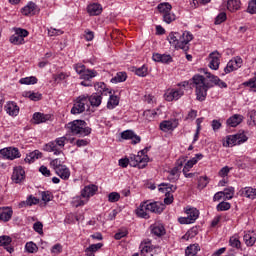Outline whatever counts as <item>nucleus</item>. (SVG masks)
<instances>
[{"instance_id":"1","label":"nucleus","mask_w":256,"mask_h":256,"mask_svg":"<svg viewBox=\"0 0 256 256\" xmlns=\"http://www.w3.org/2000/svg\"><path fill=\"white\" fill-rule=\"evenodd\" d=\"M203 73H205L206 78L209 79L210 83L201 75H194L192 78L196 99L198 101H205V99H207V92L213 85L220 87V89H227V83L218 78V76L211 74V72H207V70H203Z\"/></svg>"},{"instance_id":"2","label":"nucleus","mask_w":256,"mask_h":256,"mask_svg":"<svg viewBox=\"0 0 256 256\" xmlns=\"http://www.w3.org/2000/svg\"><path fill=\"white\" fill-rule=\"evenodd\" d=\"M168 41L172 47L182 51H189V43L193 41V34L189 31L180 32H171L168 35Z\"/></svg>"},{"instance_id":"3","label":"nucleus","mask_w":256,"mask_h":256,"mask_svg":"<svg viewBox=\"0 0 256 256\" xmlns=\"http://www.w3.org/2000/svg\"><path fill=\"white\" fill-rule=\"evenodd\" d=\"M147 153V149L141 150L138 152V155H132L130 159L121 158L119 160V166L124 169L128 166L130 167H138V169H145L147 167V163H149V156L145 155Z\"/></svg>"},{"instance_id":"4","label":"nucleus","mask_w":256,"mask_h":256,"mask_svg":"<svg viewBox=\"0 0 256 256\" xmlns=\"http://www.w3.org/2000/svg\"><path fill=\"white\" fill-rule=\"evenodd\" d=\"M67 129L72 133V135H77V137H87L91 135V128L87 126V122L83 120H74L67 124Z\"/></svg>"},{"instance_id":"5","label":"nucleus","mask_w":256,"mask_h":256,"mask_svg":"<svg viewBox=\"0 0 256 256\" xmlns=\"http://www.w3.org/2000/svg\"><path fill=\"white\" fill-rule=\"evenodd\" d=\"M189 87V81L178 84V87L166 91L164 97L167 101H179L185 95V90Z\"/></svg>"},{"instance_id":"6","label":"nucleus","mask_w":256,"mask_h":256,"mask_svg":"<svg viewBox=\"0 0 256 256\" xmlns=\"http://www.w3.org/2000/svg\"><path fill=\"white\" fill-rule=\"evenodd\" d=\"M73 69L78 75H80V79H83V81H91V79H95V77L99 75V72H97V70L87 69V67L83 63L74 64Z\"/></svg>"},{"instance_id":"7","label":"nucleus","mask_w":256,"mask_h":256,"mask_svg":"<svg viewBox=\"0 0 256 256\" xmlns=\"http://www.w3.org/2000/svg\"><path fill=\"white\" fill-rule=\"evenodd\" d=\"M87 108H89V95L82 94L76 98L71 113L72 115H79L85 112Z\"/></svg>"},{"instance_id":"8","label":"nucleus","mask_w":256,"mask_h":256,"mask_svg":"<svg viewBox=\"0 0 256 256\" xmlns=\"http://www.w3.org/2000/svg\"><path fill=\"white\" fill-rule=\"evenodd\" d=\"M160 193H165L164 203L165 205H171L173 203V193L177 191V186L172 184L162 183L158 188Z\"/></svg>"},{"instance_id":"9","label":"nucleus","mask_w":256,"mask_h":256,"mask_svg":"<svg viewBox=\"0 0 256 256\" xmlns=\"http://www.w3.org/2000/svg\"><path fill=\"white\" fill-rule=\"evenodd\" d=\"M185 213L187 217L179 218V223H181V225H191V223H195V221L199 219V210L195 207H186Z\"/></svg>"},{"instance_id":"10","label":"nucleus","mask_w":256,"mask_h":256,"mask_svg":"<svg viewBox=\"0 0 256 256\" xmlns=\"http://www.w3.org/2000/svg\"><path fill=\"white\" fill-rule=\"evenodd\" d=\"M247 135L245 133H238L234 135H228L226 141L223 143L224 147H235V145H241L247 141Z\"/></svg>"},{"instance_id":"11","label":"nucleus","mask_w":256,"mask_h":256,"mask_svg":"<svg viewBox=\"0 0 256 256\" xmlns=\"http://www.w3.org/2000/svg\"><path fill=\"white\" fill-rule=\"evenodd\" d=\"M241 67H243V58L236 56L229 60L224 68V73L225 75H229V73H233V71H237V69H241Z\"/></svg>"},{"instance_id":"12","label":"nucleus","mask_w":256,"mask_h":256,"mask_svg":"<svg viewBox=\"0 0 256 256\" xmlns=\"http://www.w3.org/2000/svg\"><path fill=\"white\" fill-rule=\"evenodd\" d=\"M179 127V119L171 118L169 120H163L159 124L160 131L163 133H169V131H175Z\"/></svg>"},{"instance_id":"13","label":"nucleus","mask_w":256,"mask_h":256,"mask_svg":"<svg viewBox=\"0 0 256 256\" xmlns=\"http://www.w3.org/2000/svg\"><path fill=\"white\" fill-rule=\"evenodd\" d=\"M0 155H2V157H4V159L13 161V160L19 159V157H21V152H19V148L8 147V148L1 149Z\"/></svg>"},{"instance_id":"14","label":"nucleus","mask_w":256,"mask_h":256,"mask_svg":"<svg viewBox=\"0 0 256 256\" xmlns=\"http://www.w3.org/2000/svg\"><path fill=\"white\" fill-rule=\"evenodd\" d=\"M186 159L185 157H181L178 160V166L172 168L169 171V175H168V179L169 181H172V183H175V181H177L179 179V175H180V171H181V167H183V163H185Z\"/></svg>"},{"instance_id":"15","label":"nucleus","mask_w":256,"mask_h":256,"mask_svg":"<svg viewBox=\"0 0 256 256\" xmlns=\"http://www.w3.org/2000/svg\"><path fill=\"white\" fill-rule=\"evenodd\" d=\"M221 65V54L218 51L211 52L209 54V67L213 71H217Z\"/></svg>"},{"instance_id":"16","label":"nucleus","mask_w":256,"mask_h":256,"mask_svg":"<svg viewBox=\"0 0 256 256\" xmlns=\"http://www.w3.org/2000/svg\"><path fill=\"white\" fill-rule=\"evenodd\" d=\"M97 191H99V187H97V185L89 184L85 186L80 193H82V197H84V199L89 201V199H91V197H93Z\"/></svg>"},{"instance_id":"17","label":"nucleus","mask_w":256,"mask_h":256,"mask_svg":"<svg viewBox=\"0 0 256 256\" xmlns=\"http://www.w3.org/2000/svg\"><path fill=\"white\" fill-rule=\"evenodd\" d=\"M121 138L125 140H132V145H137L141 143V136L135 134L133 130H125L121 133Z\"/></svg>"},{"instance_id":"18","label":"nucleus","mask_w":256,"mask_h":256,"mask_svg":"<svg viewBox=\"0 0 256 256\" xmlns=\"http://www.w3.org/2000/svg\"><path fill=\"white\" fill-rule=\"evenodd\" d=\"M4 109L10 117H17L19 115V105H17L14 101H9L5 104Z\"/></svg>"},{"instance_id":"19","label":"nucleus","mask_w":256,"mask_h":256,"mask_svg":"<svg viewBox=\"0 0 256 256\" xmlns=\"http://www.w3.org/2000/svg\"><path fill=\"white\" fill-rule=\"evenodd\" d=\"M12 181L14 183H21V181L25 180V170L21 166H16L13 169L12 173Z\"/></svg>"},{"instance_id":"20","label":"nucleus","mask_w":256,"mask_h":256,"mask_svg":"<svg viewBox=\"0 0 256 256\" xmlns=\"http://www.w3.org/2000/svg\"><path fill=\"white\" fill-rule=\"evenodd\" d=\"M87 13L91 17H95L97 15H101L103 13V6L99 3H92L87 6Z\"/></svg>"},{"instance_id":"21","label":"nucleus","mask_w":256,"mask_h":256,"mask_svg":"<svg viewBox=\"0 0 256 256\" xmlns=\"http://www.w3.org/2000/svg\"><path fill=\"white\" fill-rule=\"evenodd\" d=\"M140 253L141 255H145V253H153L155 246L151 243V240L144 239L140 244Z\"/></svg>"},{"instance_id":"22","label":"nucleus","mask_w":256,"mask_h":256,"mask_svg":"<svg viewBox=\"0 0 256 256\" xmlns=\"http://www.w3.org/2000/svg\"><path fill=\"white\" fill-rule=\"evenodd\" d=\"M11 217H13V209H11L10 207L0 208V221H3V223H7L11 221Z\"/></svg>"},{"instance_id":"23","label":"nucleus","mask_w":256,"mask_h":256,"mask_svg":"<svg viewBox=\"0 0 256 256\" xmlns=\"http://www.w3.org/2000/svg\"><path fill=\"white\" fill-rule=\"evenodd\" d=\"M152 59L156 63H166V64H169V63L173 62V57H171V55H169V54L155 53V54L152 55Z\"/></svg>"},{"instance_id":"24","label":"nucleus","mask_w":256,"mask_h":256,"mask_svg":"<svg viewBox=\"0 0 256 256\" xmlns=\"http://www.w3.org/2000/svg\"><path fill=\"white\" fill-rule=\"evenodd\" d=\"M150 231L154 237H163L165 235V226L163 224L155 223L150 226Z\"/></svg>"},{"instance_id":"25","label":"nucleus","mask_w":256,"mask_h":256,"mask_svg":"<svg viewBox=\"0 0 256 256\" xmlns=\"http://www.w3.org/2000/svg\"><path fill=\"white\" fill-rule=\"evenodd\" d=\"M146 207L150 213H163V205L161 202H149L146 201Z\"/></svg>"},{"instance_id":"26","label":"nucleus","mask_w":256,"mask_h":256,"mask_svg":"<svg viewBox=\"0 0 256 256\" xmlns=\"http://www.w3.org/2000/svg\"><path fill=\"white\" fill-rule=\"evenodd\" d=\"M44 151H47V153H53V155H61L63 153V150H60L59 147H57V143L55 141L48 142L44 145Z\"/></svg>"},{"instance_id":"27","label":"nucleus","mask_w":256,"mask_h":256,"mask_svg":"<svg viewBox=\"0 0 256 256\" xmlns=\"http://www.w3.org/2000/svg\"><path fill=\"white\" fill-rule=\"evenodd\" d=\"M143 115L146 121H155L157 117L163 115V112H161L160 108H157L156 110H145Z\"/></svg>"},{"instance_id":"28","label":"nucleus","mask_w":256,"mask_h":256,"mask_svg":"<svg viewBox=\"0 0 256 256\" xmlns=\"http://www.w3.org/2000/svg\"><path fill=\"white\" fill-rule=\"evenodd\" d=\"M201 159H203V154H196L195 157L185 163L183 171H191L194 165H197L198 161H201Z\"/></svg>"},{"instance_id":"29","label":"nucleus","mask_w":256,"mask_h":256,"mask_svg":"<svg viewBox=\"0 0 256 256\" xmlns=\"http://www.w3.org/2000/svg\"><path fill=\"white\" fill-rule=\"evenodd\" d=\"M136 215L141 219H149V209H147V203L142 202L136 209Z\"/></svg>"},{"instance_id":"30","label":"nucleus","mask_w":256,"mask_h":256,"mask_svg":"<svg viewBox=\"0 0 256 256\" xmlns=\"http://www.w3.org/2000/svg\"><path fill=\"white\" fill-rule=\"evenodd\" d=\"M95 91L98 95H111V89L107 88V84L104 82H98L94 85Z\"/></svg>"},{"instance_id":"31","label":"nucleus","mask_w":256,"mask_h":256,"mask_svg":"<svg viewBox=\"0 0 256 256\" xmlns=\"http://www.w3.org/2000/svg\"><path fill=\"white\" fill-rule=\"evenodd\" d=\"M103 101V97L99 93H93L88 96V103H90L91 107H99Z\"/></svg>"},{"instance_id":"32","label":"nucleus","mask_w":256,"mask_h":256,"mask_svg":"<svg viewBox=\"0 0 256 256\" xmlns=\"http://www.w3.org/2000/svg\"><path fill=\"white\" fill-rule=\"evenodd\" d=\"M241 197H247V199H256V188L244 187L240 190Z\"/></svg>"},{"instance_id":"33","label":"nucleus","mask_w":256,"mask_h":256,"mask_svg":"<svg viewBox=\"0 0 256 256\" xmlns=\"http://www.w3.org/2000/svg\"><path fill=\"white\" fill-rule=\"evenodd\" d=\"M22 15H35L37 13V5L33 2H29L26 6L21 9Z\"/></svg>"},{"instance_id":"34","label":"nucleus","mask_w":256,"mask_h":256,"mask_svg":"<svg viewBox=\"0 0 256 256\" xmlns=\"http://www.w3.org/2000/svg\"><path fill=\"white\" fill-rule=\"evenodd\" d=\"M51 119V116L49 114H44L40 112H36L33 115V120L36 125H39L41 123H46V121H49Z\"/></svg>"},{"instance_id":"35","label":"nucleus","mask_w":256,"mask_h":256,"mask_svg":"<svg viewBox=\"0 0 256 256\" xmlns=\"http://www.w3.org/2000/svg\"><path fill=\"white\" fill-rule=\"evenodd\" d=\"M243 122V115L241 114H234L230 118L227 119V125L229 127H237V125H241Z\"/></svg>"},{"instance_id":"36","label":"nucleus","mask_w":256,"mask_h":256,"mask_svg":"<svg viewBox=\"0 0 256 256\" xmlns=\"http://www.w3.org/2000/svg\"><path fill=\"white\" fill-rule=\"evenodd\" d=\"M55 173L58 175V177H60V179H63L64 181H67V179L71 177V171L65 165L60 166V168L57 169Z\"/></svg>"},{"instance_id":"37","label":"nucleus","mask_w":256,"mask_h":256,"mask_svg":"<svg viewBox=\"0 0 256 256\" xmlns=\"http://www.w3.org/2000/svg\"><path fill=\"white\" fill-rule=\"evenodd\" d=\"M226 7L230 13H235V11H239L241 9V0H228Z\"/></svg>"},{"instance_id":"38","label":"nucleus","mask_w":256,"mask_h":256,"mask_svg":"<svg viewBox=\"0 0 256 256\" xmlns=\"http://www.w3.org/2000/svg\"><path fill=\"white\" fill-rule=\"evenodd\" d=\"M87 203H89V200L83 197L82 193H80V196L73 197L71 201L73 207H83V205H87Z\"/></svg>"},{"instance_id":"39","label":"nucleus","mask_w":256,"mask_h":256,"mask_svg":"<svg viewBox=\"0 0 256 256\" xmlns=\"http://www.w3.org/2000/svg\"><path fill=\"white\" fill-rule=\"evenodd\" d=\"M43 157V153L39 150H34L33 152H30L28 155H26L25 162L26 163H35L37 159H41Z\"/></svg>"},{"instance_id":"40","label":"nucleus","mask_w":256,"mask_h":256,"mask_svg":"<svg viewBox=\"0 0 256 256\" xmlns=\"http://www.w3.org/2000/svg\"><path fill=\"white\" fill-rule=\"evenodd\" d=\"M13 240L9 236H0V247H5L8 253H13V247H9Z\"/></svg>"},{"instance_id":"41","label":"nucleus","mask_w":256,"mask_h":256,"mask_svg":"<svg viewBox=\"0 0 256 256\" xmlns=\"http://www.w3.org/2000/svg\"><path fill=\"white\" fill-rule=\"evenodd\" d=\"M243 239L247 247H253L255 245L256 237L253 232H245Z\"/></svg>"},{"instance_id":"42","label":"nucleus","mask_w":256,"mask_h":256,"mask_svg":"<svg viewBox=\"0 0 256 256\" xmlns=\"http://www.w3.org/2000/svg\"><path fill=\"white\" fill-rule=\"evenodd\" d=\"M199 251H201V246L199 244H192L186 248L185 256H198Z\"/></svg>"},{"instance_id":"43","label":"nucleus","mask_w":256,"mask_h":256,"mask_svg":"<svg viewBox=\"0 0 256 256\" xmlns=\"http://www.w3.org/2000/svg\"><path fill=\"white\" fill-rule=\"evenodd\" d=\"M101 247H103V243L90 245L88 248L85 249L86 256H95V253H97V251H99Z\"/></svg>"},{"instance_id":"44","label":"nucleus","mask_w":256,"mask_h":256,"mask_svg":"<svg viewBox=\"0 0 256 256\" xmlns=\"http://www.w3.org/2000/svg\"><path fill=\"white\" fill-rule=\"evenodd\" d=\"M157 9L163 17L164 15H166L173 9V6H171V4H169V2H163L157 6Z\"/></svg>"},{"instance_id":"45","label":"nucleus","mask_w":256,"mask_h":256,"mask_svg":"<svg viewBox=\"0 0 256 256\" xmlns=\"http://www.w3.org/2000/svg\"><path fill=\"white\" fill-rule=\"evenodd\" d=\"M23 97H28L30 101H41L43 95L39 92L27 91L23 93Z\"/></svg>"},{"instance_id":"46","label":"nucleus","mask_w":256,"mask_h":256,"mask_svg":"<svg viewBox=\"0 0 256 256\" xmlns=\"http://www.w3.org/2000/svg\"><path fill=\"white\" fill-rule=\"evenodd\" d=\"M119 105V97L116 95L110 94V97L107 102V109H115Z\"/></svg>"},{"instance_id":"47","label":"nucleus","mask_w":256,"mask_h":256,"mask_svg":"<svg viewBox=\"0 0 256 256\" xmlns=\"http://www.w3.org/2000/svg\"><path fill=\"white\" fill-rule=\"evenodd\" d=\"M111 83H123L124 81H127V73L125 72H118L115 77H113L111 80Z\"/></svg>"},{"instance_id":"48","label":"nucleus","mask_w":256,"mask_h":256,"mask_svg":"<svg viewBox=\"0 0 256 256\" xmlns=\"http://www.w3.org/2000/svg\"><path fill=\"white\" fill-rule=\"evenodd\" d=\"M38 79L35 76H29L25 78H21L19 80L20 85H36Z\"/></svg>"},{"instance_id":"49","label":"nucleus","mask_w":256,"mask_h":256,"mask_svg":"<svg viewBox=\"0 0 256 256\" xmlns=\"http://www.w3.org/2000/svg\"><path fill=\"white\" fill-rule=\"evenodd\" d=\"M229 245H230V247H233L234 249H241V241L239 240V236L234 235V236L230 237Z\"/></svg>"},{"instance_id":"50","label":"nucleus","mask_w":256,"mask_h":256,"mask_svg":"<svg viewBox=\"0 0 256 256\" xmlns=\"http://www.w3.org/2000/svg\"><path fill=\"white\" fill-rule=\"evenodd\" d=\"M71 74L67 72H58L53 76V79L56 83H61V81H65V79L69 78Z\"/></svg>"},{"instance_id":"51","label":"nucleus","mask_w":256,"mask_h":256,"mask_svg":"<svg viewBox=\"0 0 256 256\" xmlns=\"http://www.w3.org/2000/svg\"><path fill=\"white\" fill-rule=\"evenodd\" d=\"M67 141H69V138H67V136H62V137L56 138L54 140V143H56L57 147L60 148V151H63Z\"/></svg>"},{"instance_id":"52","label":"nucleus","mask_w":256,"mask_h":256,"mask_svg":"<svg viewBox=\"0 0 256 256\" xmlns=\"http://www.w3.org/2000/svg\"><path fill=\"white\" fill-rule=\"evenodd\" d=\"M224 197H226V199L231 200L234 195H235V188L233 186H229L227 188L224 189V191H222Z\"/></svg>"},{"instance_id":"53","label":"nucleus","mask_w":256,"mask_h":256,"mask_svg":"<svg viewBox=\"0 0 256 256\" xmlns=\"http://www.w3.org/2000/svg\"><path fill=\"white\" fill-rule=\"evenodd\" d=\"M164 23H167V25H170V23H173L177 17L175 16V13L168 12L162 16Z\"/></svg>"},{"instance_id":"54","label":"nucleus","mask_w":256,"mask_h":256,"mask_svg":"<svg viewBox=\"0 0 256 256\" xmlns=\"http://www.w3.org/2000/svg\"><path fill=\"white\" fill-rule=\"evenodd\" d=\"M25 251H27V253H37V251H39V247H37V244L34 242H27L25 244Z\"/></svg>"},{"instance_id":"55","label":"nucleus","mask_w":256,"mask_h":256,"mask_svg":"<svg viewBox=\"0 0 256 256\" xmlns=\"http://www.w3.org/2000/svg\"><path fill=\"white\" fill-rule=\"evenodd\" d=\"M121 199V194L119 192H111L108 194L109 203H117Z\"/></svg>"},{"instance_id":"56","label":"nucleus","mask_w":256,"mask_h":256,"mask_svg":"<svg viewBox=\"0 0 256 256\" xmlns=\"http://www.w3.org/2000/svg\"><path fill=\"white\" fill-rule=\"evenodd\" d=\"M147 71H148L147 66L143 65L135 69V74L138 75V77H147Z\"/></svg>"},{"instance_id":"57","label":"nucleus","mask_w":256,"mask_h":256,"mask_svg":"<svg viewBox=\"0 0 256 256\" xmlns=\"http://www.w3.org/2000/svg\"><path fill=\"white\" fill-rule=\"evenodd\" d=\"M10 42H12L14 45H23V43H25V39L21 38V36H18L17 34H14L10 37Z\"/></svg>"},{"instance_id":"58","label":"nucleus","mask_w":256,"mask_h":256,"mask_svg":"<svg viewBox=\"0 0 256 256\" xmlns=\"http://www.w3.org/2000/svg\"><path fill=\"white\" fill-rule=\"evenodd\" d=\"M217 211H229V209H231V203L229 202H220L217 206H216Z\"/></svg>"},{"instance_id":"59","label":"nucleus","mask_w":256,"mask_h":256,"mask_svg":"<svg viewBox=\"0 0 256 256\" xmlns=\"http://www.w3.org/2000/svg\"><path fill=\"white\" fill-rule=\"evenodd\" d=\"M224 21H227V13L221 12L215 19V25H221V23H224Z\"/></svg>"},{"instance_id":"60","label":"nucleus","mask_w":256,"mask_h":256,"mask_svg":"<svg viewBox=\"0 0 256 256\" xmlns=\"http://www.w3.org/2000/svg\"><path fill=\"white\" fill-rule=\"evenodd\" d=\"M244 87H249L256 91V76L243 83Z\"/></svg>"},{"instance_id":"61","label":"nucleus","mask_w":256,"mask_h":256,"mask_svg":"<svg viewBox=\"0 0 256 256\" xmlns=\"http://www.w3.org/2000/svg\"><path fill=\"white\" fill-rule=\"evenodd\" d=\"M15 34L18 36V37H21V39H25V37H28L29 36V31L23 29V28H16L15 29Z\"/></svg>"},{"instance_id":"62","label":"nucleus","mask_w":256,"mask_h":256,"mask_svg":"<svg viewBox=\"0 0 256 256\" xmlns=\"http://www.w3.org/2000/svg\"><path fill=\"white\" fill-rule=\"evenodd\" d=\"M50 167H52L56 172L57 169H60L61 167H63V164H61V160L59 158H56L50 161Z\"/></svg>"},{"instance_id":"63","label":"nucleus","mask_w":256,"mask_h":256,"mask_svg":"<svg viewBox=\"0 0 256 256\" xmlns=\"http://www.w3.org/2000/svg\"><path fill=\"white\" fill-rule=\"evenodd\" d=\"M247 12L250 13V15L256 14V0H251L249 2Z\"/></svg>"},{"instance_id":"64","label":"nucleus","mask_w":256,"mask_h":256,"mask_svg":"<svg viewBox=\"0 0 256 256\" xmlns=\"http://www.w3.org/2000/svg\"><path fill=\"white\" fill-rule=\"evenodd\" d=\"M41 197H42V201H44V203H49V201H51L53 199V194H51V192H49V191H44L41 193Z\"/></svg>"}]
</instances>
